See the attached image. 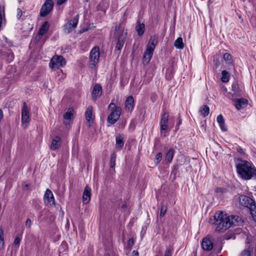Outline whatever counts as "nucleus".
<instances>
[{
  "mask_svg": "<svg viewBox=\"0 0 256 256\" xmlns=\"http://www.w3.org/2000/svg\"><path fill=\"white\" fill-rule=\"evenodd\" d=\"M214 222L212 223L216 226V230L222 232L229 228L232 226H240L243 221L237 216H228L223 212H218L214 216Z\"/></svg>",
  "mask_w": 256,
  "mask_h": 256,
  "instance_id": "f257e3e1",
  "label": "nucleus"
},
{
  "mask_svg": "<svg viewBox=\"0 0 256 256\" xmlns=\"http://www.w3.org/2000/svg\"><path fill=\"white\" fill-rule=\"evenodd\" d=\"M238 176L244 180H250L254 176L256 178V168L247 160H240L236 166Z\"/></svg>",
  "mask_w": 256,
  "mask_h": 256,
  "instance_id": "f03ea898",
  "label": "nucleus"
},
{
  "mask_svg": "<svg viewBox=\"0 0 256 256\" xmlns=\"http://www.w3.org/2000/svg\"><path fill=\"white\" fill-rule=\"evenodd\" d=\"M158 36H157L154 35L150 38L143 56L142 61L144 64H148L150 60L154 50L158 44Z\"/></svg>",
  "mask_w": 256,
  "mask_h": 256,
  "instance_id": "7ed1b4c3",
  "label": "nucleus"
},
{
  "mask_svg": "<svg viewBox=\"0 0 256 256\" xmlns=\"http://www.w3.org/2000/svg\"><path fill=\"white\" fill-rule=\"evenodd\" d=\"M108 108L111 110V113L108 116V122L110 124H114L119 119L122 109L120 106H116L114 102H111L109 104Z\"/></svg>",
  "mask_w": 256,
  "mask_h": 256,
  "instance_id": "20e7f679",
  "label": "nucleus"
},
{
  "mask_svg": "<svg viewBox=\"0 0 256 256\" xmlns=\"http://www.w3.org/2000/svg\"><path fill=\"white\" fill-rule=\"evenodd\" d=\"M116 36L118 42L115 49L120 50L124 46L126 38L127 36L126 30L120 29V26H116L115 27Z\"/></svg>",
  "mask_w": 256,
  "mask_h": 256,
  "instance_id": "39448f33",
  "label": "nucleus"
},
{
  "mask_svg": "<svg viewBox=\"0 0 256 256\" xmlns=\"http://www.w3.org/2000/svg\"><path fill=\"white\" fill-rule=\"evenodd\" d=\"M66 64V61L62 56L55 55L51 58L49 66L51 68L56 70L64 66Z\"/></svg>",
  "mask_w": 256,
  "mask_h": 256,
  "instance_id": "423d86ee",
  "label": "nucleus"
},
{
  "mask_svg": "<svg viewBox=\"0 0 256 256\" xmlns=\"http://www.w3.org/2000/svg\"><path fill=\"white\" fill-rule=\"evenodd\" d=\"M168 112L166 111H163L160 120V132L161 135L164 136H166L168 135L166 132L168 128Z\"/></svg>",
  "mask_w": 256,
  "mask_h": 256,
  "instance_id": "0eeeda50",
  "label": "nucleus"
},
{
  "mask_svg": "<svg viewBox=\"0 0 256 256\" xmlns=\"http://www.w3.org/2000/svg\"><path fill=\"white\" fill-rule=\"evenodd\" d=\"M54 2L52 0H46L42 4L40 12V15L42 17H44L48 15L52 10Z\"/></svg>",
  "mask_w": 256,
  "mask_h": 256,
  "instance_id": "6e6552de",
  "label": "nucleus"
},
{
  "mask_svg": "<svg viewBox=\"0 0 256 256\" xmlns=\"http://www.w3.org/2000/svg\"><path fill=\"white\" fill-rule=\"evenodd\" d=\"M78 15H77L71 20H68L64 26V32L68 34L74 30L78 24Z\"/></svg>",
  "mask_w": 256,
  "mask_h": 256,
  "instance_id": "1a4fd4ad",
  "label": "nucleus"
},
{
  "mask_svg": "<svg viewBox=\"0 0 256 256\" xmlns=\"http://www.w3.org/2000/svg\"><path fill=\"white\" fill-rule=\"evenodd\" d=\"M43 199L46 206H52L56 204L54 196L52 192L49 189L46 190Z\"/></svg>",
  "mask_w": 256,
  "mask_h": 256,
  "instance_id": "9d476101",
  "label": "nucleus"
},
{
  "mask_svg": "<svg viewBox=\"0 0 256 256\" xmlns=\"http://www.w3.org/2000/svg\"><path fill=\"white\" fill-rule=\"evenodd\" d=\"M49 28V23L47 21L45 22L40 27L38 32L35 38L34 41L38 42L40 40L42 36L44 35L48 32Z\"/></svg>",
  "mask_w": 256,
  "mask_h": 256,
  "instance_id": "9b49d317",
  "label": "nucleus"
},
{
  "mask_svg": "<svg viewBox=\"0 0 256 256\" xmlns=\"http://www.w3.org/2000/svg\"><path fill=\"white\" fill-rule=\"evenodd\" d=\"M240 204L245 207L250 208V206L255 204L254 201L248 196L242 195L239 198Z\"/></svg>",
  "mask_w": 256,
  "mask_h": 256,
  "instance_id": "f8f14e48",
  "label": "nucleus"
},
{
  "mask_svg": "<svg viewBox=\"0 0 256 256\" xmlns=\"http://www.w3.org/2000/svg\"><path fill=\"white\" fill-rule=\"evenodd\" d=\"M30 120V114L26 104L24 102L22 110V124H28Z\"/></svg>",
  "mask_w": 256,
  "mask_h": 256,
  "instance_id": "ddd939ff",
  "label": "nucleus"
},
{
  "mask_svg": "<svg viewBox=\"0 0 256 256\" xmlns=\"http://www.w3.org/2000/svg\"><path fill=\"white\" fill-rule=\"evenodd\" d=\"M96 46H94L91 50L90 54V66L92 69L96 68Z\"/></svg>",
  "mask_w": 256,
  "mask_h": 256,
  "instance_id": "4468645a",
  "label": "nucleus"
},
{
  "mask_svg": "<svg viewBox=\"0 0 256 256\" xmlns=\"http://www.w3.org/2000/svg\"><path fill=\"white\" fill-rule=\"evenodd\" d=\"M202 246L204 250L209 251L212 248L213 243L209 238L206 237L202 240Z\"/></svg>",
  "mask_w": 256,
  "mask_h": 256,
  "instance_id": "2eb2a0df",
  "label": "nucleus"
},
{
  "mask_svg": "<svg viewBox=\"0 0 256 256\" xmlns=\"http://www.w3.org/2000/svg\"><path fill=\"white\" fill-rule=\"evenodd\" d=\"M134 100L132 96H129L127 98L125 102V108L126 110L132 112L134 109Z\"/></svg>",
  "mask_w": 256,
  "mask_h": 256,
  "instance_id": "dca6fc26",
  "label": "nucleus"
},
{
  "mask_svg": "<svg viewBox=\"0 0 256 256\" xmlns=\"http://www.w3.org/2000/svg\"><path fill=\"white\" fill-rule=\"evenodd\" d=\"M92 106H88L86 112V118L88 124V126H91V124H92L94 120V118L92 116Z\"/></svg>",
  "mask_w": 256,
  "mask_h": 256,
  "instance_id": "f3484780",
  "label": "nucleus"
},
{
  "mask_svg": "<svg viewBox=\"0 0 256 256\" xmlns=\"http://www.w3.org/2000/svg\"><path fill=\"white\" fill-rule=\"evenodd\" d=\"M235 106L238 110L244 108L248 104V100L244 98H239L234 100Z\"/></svg>",
  "mask_w": 256,
  "mask_h": 256,
  "instance_id": "a211bd4d",
  "label": "nucleus"
},
{
  "mask_svg": "<svg viewBox=\"0 0 256 256\" xmlns=\"http://www.w3.org/2000/svg\"><path fill=\"white\" fill-rule=\"evenodd\" d=\"M90 199V188L86 186L84 188L82 196V201L84 204H88Z\"/></svg>",
  "mask_w": 256,
  "mask_h": 256,
  "instance_id": "6ab92c4d",
  "label": "nucleus"
},
{
  "mask_svg": "<svg viewBox=\"0 0 256 256\" xmlns=\"http://www.w3.org/2000/svg\"><path fill=\"white\" fill-rule=\"evenodd\" d=\"M61 143V139L59 136H56L52 140L50 148L52 150H54L57 149L60 146Z\"/></svg>",
  "mask_w": 256,
  "mask_h": 256,
  "instance_id": "aec40b11",
  "label": "nucleus"
},
{
  "mask_svg": "<svg viewBox=\"0 0 256 256\" xmlns=\"http://www.w3.org/2000/svg\"><path fill=\"white\" fill-rule=\"evenodd\" d=\"M116 154H112L110 156V173L112 174L114 173V168L116 166Z\"/></svg>",
  "mask_w": 256,
  "mask_h": 256,
  "instance_id": "412c9836",
  "label": "nucleus"
},
{
  "mask_svg": "<svg viewBox=\"0 0 256 256\" xmlns=\"http://www.w3.org/2000/svg\"><path fill=\"white\" fill-rule=\"evenodd\" d=\"M108 2L106 0L102 1L100 4L99 8H97V10H100L101 12L100 14L104 16L108 8Z\"/></svg>",
  "mask_w": 256,
  "mask_h": 256,
  "instance_id": "4be33fe9",
  "label": "nucleus"
},
{
  "mask_svg": "<svg viewBox=\"0 0 256 256\" xmlns=\"http://www.w3.org/2000/svg\"><path fill=\"white\" fill-rule=\"evenodd\" d=\"M124 137L122 135L118 134L116 136V147L119 150L124 146V142L123 141Z\"/></svg>",
  "mask_w": 256,
  "mask_h": 256,
  "instance_id": "5701e85b",
  "label": "nucleus"
},
{
  "mask_svg": "<svg viewBox=\"0 0 256 256\" xmlns=\"http://www.w3.org/2000/svg\"><path fill=\"white\" fill-rule=\"evenodd\" d=\"M217 122L222 131H226V128L224 125V120L222 114H219L217 116Z\"/></svg>",
  "mask_w": 256,
  "mask_h": 256,
  "instance_id": "b1692460",
  "label": "nucleus"
},
{
  "mask_svg": "<svg viewBox=\"0 0 256 256\" xmlns=\"http://www.w3.org/2000/svg\"><path fill=\"white\" fill-rule=\"evenodd\" d=\"M174 154V150L172 148H170L167 152L165 156V160L167 162H170L172 161Z\"/></svg>",
  "mask_w": 256,
  "mask_h": 256,
  "instance_id": "393cba45",
  "label": "nucleus"
},
{
  "mask_svg": "<svg viewBox=\"0 0 256 256\" xmlns=\"http://www.w3.org/2000/svg\"><path fill=\"white\" fill-rule=\"evenodd\" d=\"M73 115L74 110L72 108H69L64 114V118L66 120H70L72 119Z\"/></svg>",
  "mask_w": 256,
  "mask_h": 256,
  "instance_id": "a878e982",
  "label": "nucleus"
},
{
  "mask_svg": "<svg viewBox=\"0 0 256 256\" xmlns=\"http://www.w3.org/2000/svg\"><path fill=\"white\" fill-rule=\"evenodd\" d=\"M174 46L178 49H182L184 47L182 38L180 37L178 38L174 42Z\"/></svg>",
  "mask_w": 256,
  "mask_h": 256,
  "instance_id": "bb28decb",
  "label": "nucleus"
},
{
  "mask_svg": "<svg viewBox=\"0 0 256 256\" xmlns=\"http://www.w3.org/2000/svg\"><path fill=\"white\" fill-rule=\"evenodd\" d=\"M136 29L139 36H142L144 32V24H138L136 26Z\"/></svg>",
  "mask_w": 256,
  "mask_h": 256,
  "instance_id": "cd10ccee",
  "label": "nucleus"
},
{
  "mask_svg": "<svg viewBox=\"0 0 256 256\" xmlns=\"http://www.w3.org/2000/svg\"><path fill=\"white\" fill-rule=\"evenodd\" d=\"M200 114L204 116V117L207 116L210 112L209 107L206 105L200 108Z\"/></svg>",
  "mask_w": 256,
  "mask_h": 256,
  "instance_id": "c85d7f7f",
  "label": "nucleus"
},
{
  "mask_svg": "<svg viewBox=\"0 0 256 256\" xmlns=\"http://www.w3.org/2000/svg\"><path fill=\"white\" fill-rule=\"evenodd\" d=\"M174 70L172 68H168L166 72V78L168 80H170L173 76Z\"/></svg>",
  "mask_w": 256,
  "mask_h": 256,
  "instance_id": "c756f323",
  "label": "nucleus"
},
{
  "mask_svg": "<svg viewBox=\"0 0 256 256\" xmlns=\"http://www.w3.org/2000/svg\"><path fill=\"white\" fill-rule=\"evenodd\" d=\"M222 76L221 78V80L223 82H226L229 81L230 76L226 70H222Z\"/></svg>",
  "mask_w": 256,
  "mask_h": 256,
  "instance_id": "7c9ffc66",
  "label": "nucleus"
},
{
  "mask_svg": "<svg viewBox=\"0 0 256 256\" xmlns=\"http://www.w3.org/2000/svg\"><path fill=\"white\" fill-rule=\"evenodd\" d=\"M4 248V231L0 228V252Z\"/></svg>",
  "mask_w": 256,
  "mask_h": 256,
  "instance_id": "2f4dec72",
  "label": "nucleus"
},
{
  "mask_svg": "<svg viewBox=\"0 0 256 256\" xmlns=\"http://www.w3.org/2000/svg\"><path fill=\"white\" fill-rule=\"evenodd\" d=\"M250 214L254 219V220L256 222V206L255 204L250 206Z\"/></svg>",
  "mask_w": 256,
  "mask_h": 256,
  "instance_id": "473e14b6",
  "label": "nucleus"
},
{
  "mask_svg": "<svg viewBox=\"0 0 256 256\" xmlns=\"http://www.w3.org/2000/svg\"><path fill=\"white\" fill-rule=\"evenodd\" d=\"M224 59V60L228 63V64H232V56L231 55L228 53H225L224 54L223 56Z\"/></svg>",
  "mask_w": 256,
  "mask_h": 256,
  "instance_id": "72a5a7b5",
  "label": "nucleus"
},
{
  "mask_svg": "<svg viewBox=\"0 0 256 256\" xmlns=\"http://www.w3.org/2000/svg\"><path fill=\"white\" fill-rule=\"evenodd\" d=\"M252 252V248H248L247 250H243L241 252L240 256H250Z\"/></svg>",
  "mask_w": 256,
  "mask_h": 256,
  "instance_id": "f704fd0d",
  "label": "nucleus"
},
{
  "mask_svg": "<svg viewBox=\"0 0 256 256\" xmlns=\"http://www.w3.org/2000/svg\"><path fill=\"white\" fill-rule=\"evenodd\" d=\"M162 159V154L161 152L158 153L154 158V162L156 164H158Z\"/></svg>",
  "mask_w": 256,
  "mask_h": 256,
  "instance_id": "c9c22d12",
  "label": "nucleus"
},
{
  "mask_svg": "<svg viewBox=\"0 0 256 256\" xmlns=\"http://www.w3.org/2000/svg\"><path fill=\"white\" fill-rule=\"evenodd\" d=\"M167 211V207L166 206L162 205L160 208V216L163 217Z\"/></svg>",
  "mask_w": 256,
  "mask_h": 256,
  "instance_id": "e433bc0d",
  "label": "nucleus"
},
{
  "mask_svg": "<svg viewBox=\"0 0 256 256\" xmlns=\"http://www.w3.org/2000/svg\"><path fill=\"white\" fill-rule=\"evenodd\" d=\"M92 97L94 101L96 100V84L93 86Z\"/></svg>",
  "mask_w": 256,
  "mask_h": 256,
  "instance_id": "4c0bfd02",
  "label": "nucleus"
},
{
  "mask_svg": "<svg viewBox=\"0 0 256 256\" xmlns=\"http://www.w3.org/2000/svg\"><path fill=\"white\" fill-rule=\"evenodd\" d=\"M97 97L100 96L102 94V86L97 84Z\"/></svg>",
  "mask_w": 256,
  "mask_h": 256,
  "instance_id": "58836bf2",
  "label": "nucleus"
},
{
  "mask_svg": "<svg viewBox=\"0 0 256 256\" xmlns=\"http://www.w3.org/2000/svg\"><path fill=\"white\" fill-rule=\"evenodd\" d=\"M21 239H22L21 237H20L19 236H16L14 240V244L19 246L20 240H21Z\"/></svg>",
  "mask_w": 256,
  "mask_h": 256,
  "instance_id": "ea45409f",
  "label": "nucleus"
},
{
  "mask_svg": "<svg viewBox=\"0 0 256 256\" xmlns=\"http://www.w3.org/2000/svg\"><path fill=\"white\" fill-rule=\"evenodd\" d=\"M172 250L170 248H168L166 250L165 253H164V256H172Z\"/></svg>",
  "mask_w": 256,
  "mask_h": 256,
  "instance_id": "a19ab883",
  "label": "nucleus"
},
{
  "mask_svg": "<svg viewBox=\"0 0 256 256\" xmlns=\"http://www.w3.org/2000/svg\"><path fill=\"white\" fill-rule=\"evenodd\" d=\"M32 224V220L30 219H27L25 224L26 226V228H30Z\"/></svg>",
  "mask_w": 256,
  "mask_h": 256,
  "instance_id": "79ce46f5",
  "label": "nucleus"
},
{
  "mask_svg": "<svg viewBox=\"0 0 256 256\" xmlns=\"http://www.w3.org/2000/svg\"><path fill=\"white\" fill-rule=\"evenodd\" d=\"M22 16V11L20 8H17V15L16 17L18 18H20Z\"/></svg>",
  "mask_w": 256,
  "mask_h": 256,
  "instance_id": "37998d69",
  "label": "nucleus"
},
{
  "mask_svg": "<svg viewBox=\"0 0 256 256\" xmlns=\"http://www.w3.org/2000/svg\"><path fill=\"white\" fill-rule=\"evenodd\" d=\"M66 1L67 0H58L56 2V4L59 6H61L63 4L65 3Z\"/></svg>",
  "mask_w": 256,
  "mask_h": 256,
  "instance_id": "c03bdc74",
  "label": "nucleus"
},
{
  "mask_svg": "<svg viewBox=\"0 0 256 256\" xmlns=\"http://www.w3.org/2000/svg\"><path fill=\"white\" fill-rule=\"evenodd\" d=\"M236 150L240 154H245L244 150L242 149V148H240V146H238Z\"/></svg>",
  "mask_w": 256,
  "mask_h": 256,
  "instance_id": "a18cd8bd",
  "label": "nucleus"
},
{
  "mask_svg": "<svg viewBox=\"0 0 256 256\" xmlns=\"http://www.w3.org/2000/svg\"><path fill=\"white\" fill-rule=\"evenodd\" d=\"M224 191V189L221 188H217L216 189V192H223Z\"/></svg>",
  "mask_w": 256,
  "mask_h": 256,
  "instance_id": "49530a36",
  "label": "nucleus"
},
{
  "mask_svg": "<svg viewBox=\"0 0 256 256\" xmlns=\"http://www.w3.org/2000/svg\"><path fill=\"white\" fill-rule=\"evenodd\" d=\"M134 244V242L133 239L130 238L128 241V244L132 246Z\"/></svg>",
  "mask_w": 256,
  "mask_h": 256,
  "instance_id": "de8ad7c7",
  "label": "nucleus"
},
{
  "mask_svg": "<svg viewBox=\"0 0 256 256\" xmlns=\"http://www.w3.org/2000/svg\"><path fill=\"white\" fill-rule=\"evenodd\" d=\"M138 252L137 250H134L132 252L131 256H138Z\"/></svg>",
  "mask_w": 256,
  "mask_h": 256,
  "instance_id": "09e8293b",
  "label": "nucleus"
},
{
  "mask_svg": "<svg viewBox=\"0 0 256 256\" xmlns=\"http://www.w3.org/2000/svg\"><path fill=\"white\" fill-rule=\"evenodd\" d=\"M228 98H232V100H234V95H233V94H228Z\"/></svg>",
  "mask_w": 256,
  "mask_h": 256,
  "instance_id": "8fccbe9b",
  "label": "nucleus"
},
{
  "mask_svg": "<svg viewBox=\"0 0 256 256\" xmlns=\"http://www.w3.org/2000/svg\"><path fill=\"white\" fill-rule=\"evenodd\" d=\"M8 57H10V60H13V58H14V56H13V54L9 55V56H8Z\"/></svg>",
  "mask_w": 256,
  "mask_h": 256,
  "instance_id": "3c124183",
  "label": "nucleus"
},
{
  "mask_svg": "<svg viewBox=\"0 0 256 256\" xmlns=\"http://www.w3.org/2000/svg\"><path fill=\"white\" fill-rule=\"evenodd\" d=\"M181 123H182V120H181L180 119V120H178V126H179L180 124H181Z\"/></svg>",
  "mask_w": 256,
  "mask_h": 256,
  "instance_id": "603ef678",
  "label": "nucleus"
},
{
  "mask_svg": "<svg viewBox=\"0 0 256 256\" xmlns=\"http://www.w3.org/2000/svg\"><path fill=\"white\" fill-rule=\"evenodd\" d=\"M96 52L97 53H98V55L99 54V48L97 47V50H96Z\"/></svg>",
  "mask_w": 256,
  "mask_h": 256,
  "instance_id": "864d4df0",
  "label": "nucleus"
},
{
  "mask_svg": "<svg viewBox=\"0 0 256 256\" xmlns=\"http://www.w3.org/2000/svg\"><path fill=\"white\" fill-rule=\"evenodd\" d=\"M106 256H110V255H109L108 254H106Z\"/></svg>",
  "mask_w": 256,
  "mask_h": 256,
  "instance_id": "5fc2aeb1",
  "label": "nucleus"
},
{
  "mask_svg": "<svg viewBox=\"0 0 256 256\" xmlns=\"http://www.w3.org/2000/svg\"><path fill=\"white\" fill-rule=\"evenodd\" d=\"M97 57H98V56ZM98 58H96L97 60H98Z\"/></svg>",
  "mask_w": 256,
  "mask_h": 256,
  "instance_id": "6e6d98bb",
  "label": "nucleus"
}]
</instances>
